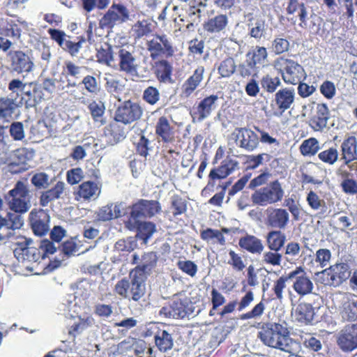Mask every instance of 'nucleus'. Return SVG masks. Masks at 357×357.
<instances>
[{
    "label": "nucleus",
    "mask_w": 357,
    "mask_h": 357,
    "mask_svg": "<svg viewBox=\"0 0 357 357\" xmlns=\"http://www.w3.org/2000/svg\"><path fill=\"white\" fill-rule=\"evenodd\" d=\"M258 336L265 345L284 352H291L298 347V342L290 337L288 328L282 324H266Z\"/></svg>",
    "instance_id": "nucleus-1"
},
{
    "label": "nucleus",
    "mask_w": 357,
    "mask_h": 357,
    "mask_svg": "<svg viewBox=\"0 0 357 357\" xmlns=\"http://www.w3.org/2000/svg\"><path fill=\"white\" fill-rule=\"evenodd\" d=\"M146 275L140 269H135L130 273L129 280L123 278L116 282L114 291L119 296L138 301L146 292Z\"/></svg>",
    "instance_id": "nucleus-2"
},
{
    "label": "nucleus",
    "mask_w": 357,
    "mask_h": 357,
    "mask_svg": "<svg viewBox=\"0 0 357 357\" xmlns=\"http://www.w3.org/2000/svg\"><path fill=\"white\" fill-rule=\"evenodd\" d=\"M31 195L27 185L22 181H17L13 189L4 196L8 208L20 214L26 213L31 207Z\"/></svg>",
    "instance_id": "nucleus-3"
},
{
    "label": "nucleus",
    "mask_w": 357,
    "mask_h": 357,
    "mask_svg": "<svg viewBox=\"0 0 357 357\" xmlns=\"http://www.w3.org/2000/svg\"><path fill=\"white\" fill-rule=\"evenodd\" d=\"M284 194L281 183L275 180L266 186L255 190L251 195V200L255 205L266 206L280 202Z\"/></svg>",
    "instance_id": "nucleus-4"
},
{
    "label": "nucleus",
    "mask_w": 357,
    "mask_h": 357,
    "mask_svg": "<svg viewBox=\"0 0 357 357\" xmlns=\"http://www.w3.org/2000/svg\"><path fill=\"white\" fill-rule=\"evenodd\" d=\"M275 68L288 84L296 85L306 76L303 66L292 59L280 57L275 61Z\"/></svg>",
    "instance_id": "nucleus-5"
},
{
    "label": "nucleus",
    "mask_w": 357,
    "mask_h": 357,
    "mask_svg": "<svg viewBox=\"0 0 357 357\" xmlns=\"http://www.w3.org/2000/svg\"><path fill=\"white\" fill-rule=\"evenodd\" d=\"M130 20L129 10L124 5L113 3L99 20V28L112 29L117 24H122Z\"/></svg>",
    "instance_id": "nucleus-6"
},
{
    "label": "nucleus",
    "mask_w": 357,
    "mask_h": 357,
    "mask_svg": "<svg viewBox=\"0 0 357 357\" xmlns=\"http://www.w3.org/2000/svg\"><path fill=\"white\" fill-rule=\"evenodd\" d=\"M161 210L158 202L154 200L141 199L133 204L128 218V225L130 227H135V221L141 218H151Z\"/></svg>",
    "instance_id": "nucleus-7"
},
{
    "label": "nucleus",
    "mask_w": 357,
    "mask_h": 357,
    "mask_svg": "<svg viewBox=\"0 0 357 357\" xmlns=\"http://www.w3.org/2000/svg\"><path fill=\"white\" fill-rule=\"evenodd\" d=\"M143 112L144 109L139 103L126 100L116 109L114 121L124 125H129L139 120Z\"/></svg>",
    "instance_id": "nucleus-8"
},
{
    "label": "nucleus",
    "mask_w": 357,
    "mask_h": 357,
    "mask_svg": "<svg viewBox=\"0 0 357 357\" xmlns=\"http://www.w3.org/2000/svg\"><path fill=\"white\" fill-rule=\"evenodd\" d=\"M147 50L153 60L162 55L172 56L174 53L172 40L166 34H156L151 40H148Z\"/></svg>",
    "instance_id": "nucleus-9"
},
{
    "label": "nucleus",
    "mask_w": 357,
    "mask_h": 357,
    "mask_svg": "<svg viewBox=\"0 0 357 357\" xmlns=\"http://www.w3.org/2000/svg\"><path fill=\"white\" fill-rule=\"evenodd\" d=\"M336 343L343 352H352L357 349V324L344 326L337 334Z\"/></svg>",
    "instance_id": "nucleus-10"
},
{
    "label": "nucleus",
    "mask_w": 357,
    "mask_h": 357,
    "mask_svg": "<svg viewBox=\"0 0 357 357\" xmlns=\"http://www.w3.org/2000/svg\"><path fill=\"white\" fill-rule=\"evenodd\" d=\"M320 273L326 277V284L338 287L349 278L351 272L347 263H337Z\"/></svg>",
    "instance_id": "nucleus-11"
},
{
    "label": "nucleus",
    "mask_w": 357,
    "mask_h": 357,
    "mask_svg": "<svg viewBox=\"0 0 357 357\" xmlns=\"http://www.w3.org/2000/svg\"><path fill=\"white\" fill-rule=\"evenodd\" d=\"M289 278L293 280L292 287L299 296H304L312 293L314 284L302 267H297L289 272Z\"/></svg>",
    "instance_id": "nucleus-12"
},
{
    "label": "nucleus",
    "mask_w": 357,
    "mask_h": 357,
    "mask_svg": "<svg viewBox=\"0 0 357 357\" xmlns=\"http://www.w3.org/2000/svg\"><path fill=\"white\" fill-rule=\"evenodd\" d=\"M231 135L236 140L237 146L247 151H254L259 145V137L251 129L237 128Z\"/></svg>",
    "instance_id": "nucleus-13"
},
{
    "label": "nucleus",
    "mask_w": 357,
    "mask_h": 357,
    "mask_svg": "<svg viewBox=\"0 0 357 357\" xmlns=\"http://www.w3.org/2000/svg\"><path fill=\"white\" fill-rule=\"evenodd\" d=\"M218 100L217 95H211L202 100L197 106L194 107L191 112L193 122H202L207 119L216 109Z\"/></svg>",
    "instance_id": "nucleus-14"
},
{
    "label": "nucleus",
    "mask_w": 357,
    "mask_h": 357,
    "mask_svg": "<svg viewBox=\"0 0 357 357\" xmlns=\"http://www.w3.org/2000/svg\"><path fill=\"white\" fill-rule=\"evenodd\" d=\"M8 56L10 60L12 71L18 74H28L33 70L34 63L31 57L22 51L10 52Z\"/></svg>",
    "instance_id": "nucleus-15"
},
{
    "label": "nucleus",
    "mask_w": 357,
    "mask_h": 357,
    "mask_svg": "<svg viewBox=\"0 0 357 357\" xmlns=\"http://www.w3.org/2000/svg\"><path fill=\"white\" fill-rule=\"evenodd\" d=\"M192 313L188 301L186 298L181 299L177 297L174 298L168 306L163 307L160 310V314L174 319L184 318Z\"/></svg>",
    "instance_id": "nucleus-16"
},
{
    "label": "nucleus",
    "mask_w": 357,
    "mask_h": 357,
    "mask_svg": "<svg viewBox=\"0 0 357 357\" xmlns=\"http://www.w3.org/2000/svg\"><path fill=\"white\" fill-rule=\"evenodd\" d=\"M119 70L127 74H137L139 63L134 51L126 48H120L118 52Z\"/></svg>",
    "instance_id": "nucleus-17"
},
{
    "label": "nucleus",
    "mask_w": 357,
    "mask_h": 357,
    "mask_svg": "<svg viewBox=\"0 0 357 357\" xmlns=\"http://www.w3.org/2000/svg\"><path fill=\"white\" fill-rule=\"evenodd\" d=\"M29 220L36 235L42 236L48 232L50 215L44 210H32L29 213Z\"/></svg>",
    "instance_id": "nucleus-18"
},
{
    "label": "nucleus",
    "mask_w": 357,
    "mask_h": 357,
    "mask_svg": "<svg viewBox=\"0 0 357 357\" xmlns=\"http://www.w3.org/2000/svg\"><path fill=\"white\" fill-rule=\"evenodd\" d=\"M266 225L275 229H284L289 222V214L282 208H268L266 211Z\"/></svg>",
    "instance_id": "nucleus-19"
},
{
    "label": "nucleus",
    "mask_w": 357,
    "mask_h": 357,
    "mask_svg": "<svg viewBox=\"0 0 357 357\" xmlns=\"http://www.w3.org/2000/svg\"><path fill=\"white\" fill-rule=\"evenodd\" d=\"M28 245L29 242L26 240L24 243H21L18 244L17 247L14 250L15 257L19 262L24 264L26 268H29V266L26 264V263L36 262L41 257V254L37 248L30 247Z\"/></svg>",
    "instance_id": "nucleus-20"
},
{
    "label": "nucleus",
    "mask_w": 357,
    "mask_h": 357,
    "mask_svg": "<svg viewBox=\"0 0 357 357\" xmlns=\"http://www.w3.org/2000/svg\"><path fill=\"white\" fill-rule=\"evenodd\" d=\"M330 112L326 104H317L309 120V126L314 131H323L326 128Z\"/></svg>",
    "instance_id": "nucleus-21"
},
{
    "label": "nucleus",
    "mask_w": 357,
    "mask_h": 357,
    "mask_svg": "<svg viewBox=\"0 0 357 357\" xmlns=\"http://www.w3.org/2000/svg\"><path fill=\"white\" fill-rule=\"evenodd\" d=\"M101 192V186L93 181H85L80 184L76 194L77 200L94 201L97 199Z\"/></svg>",
    "instance_id": "nucleus-22"
},
{
    "label": "nucleus",
    "mask_w": 357,
    "mask_h": 357,
    "mask_svg": "<svg viewBox=\"0 0 357 357\" xmlns=\"http://www.w3.org/2000/svg\"><path fill=\"white\" fill-rule=\"evenodd\" d=\"M245 17L250 36L257 40L264 37L266 33L265 20L260 16L254 15L252 13H248Z\"/></svg>",
    "instance_id": "nucleus-23"
},
{
    "label": "nucleus",
    "mask_w": 357,
    "mask_h": 357,
    "mask_svg": "<svg viewBox=\"0 0 357 357\" xmlns=\"http://www.w3.org/2000/svg\"><path fill=\"white\" fill-rule=\"evenodd\" d=\"M239 169V162L234 159L227 158L218 168H213L209 173L211 180L222 179Z\"/></svg>",
    "instance_id": "nucleus-24"
},
{
    "label": "nucleus",
    "mask_w": 357,
    "mask_h": 357,
    "mask_svg": "<svg viewBox=\"0 0 357 357\" xmlns=\"http://www.w3.org/2000/svg\"><path fill=\"white\" fill-rule=\"evenodd\" d=\"M119 122L111 123L104 128L106 142L109 145H115L123 141L127 135L126 128L119 124Z\"/></svg>",
    "instance_id": "nucleus-25"
},
{
    "label": "nucleus",
    "mask_w": 357,
    "mask_h": 357,
    "mask_svg": "<svg viewBox=\"0 0 357 357\" xmlns=\"http://www.w3.org/2000/svg\"><path fill=\"white\" fill-rule=\"evenodd\" d=\"M296 91L294 87H284L276 91L274 101L282 112L289 109L295 100Z\"/></svg>",
    "instance_id": "nucleus-26"
},
{
    "label": "nucleus",
    "mask_w": 357,
    "mask_h": 357,
    "mask_svg": "<svg viewBox=\"0 0 357 357\" xmlns=\"http://www.w3.org/2000/svg\"><path fill=\"white\" fill-rule=\"evenodd\" d=\"M341 301V314L343 319L347 321H357V314L354 303V294L349 293H340Z\"/></svg>",
    "instance_id": "nucleus-27"
},
{
    "label": "nucleus",
    "mask_w": 357,
    "mask_h": 357,
    "mask_svg": "<svg viewBox=\"0 0 357 357\" xmlns=\"http://www.w3.org/2000/svg\"><path fill=\"white\" fill-rule=\"evenodd\" d=\"M135 227H130L128 221H126V227L130 231L136 230L137 231V237L143 241L146 244L153 234L156 231L155 225L151 222H142L136 220Z\"/></svg>",
    "instance_id": "nucleus-28"
},
{
    "label": "nucleus",
    "mask_w": 357,
    "mask_h": 357,
    "mask_svg": "<svg viewBox=\"0 0 357 357\" xmlns=\"http://www.w3.org/2000/svg\"><path fill=\"white\" fill-rule=\"evenodd\" d=\"M238 245L241 248L252 255H261L264 249L261 239L248 234L240 238Z\"/></svg>",
    "instance_id": "nucleus-29"
},
{
    "label": "nucleus",
    "mask_w": 357,
    "mask_h": 357,
    "mask_svg": "<svg viewBox=\"0 0 357 357\" xmlns=\"http://www.w3.org/2000/svg\"><path fill=\"white\" fill-rule=\"evenodd\" d=\"M155 134L166 143L174 139V128L165 116H160L155 124Z\"/></svg>",
    "instance_id": "nucleus-30"
},
{
    "label": "nucleus",
    "mask_w": 357,
    "mask_h": 357,
    "mask_svg": "<svg viewBox=\"0 0 357 357\" xmlns=\"http://www.w3.org/2000/svg\"><path fill=\"white\" fill-rule=\"evenodd\" d=\"M66 184L58 181L52 188L43 192L40 197V203L43 206H47L49 203L62 198Z\"/></svg>",
    "instance_id": "nucleus-31"
},
{
    "label": "nucleus",
    "mask_w": 357,
    "mask_h": 357,
    "mask_svg": "<svg viewBox=\"0 0 357 357\" xmlns=\"http://www.w3.org/2000/svg\"><path fill=\"white\" fill-rule=\"evenodd\" d=\"M357 142L354 137H349L341 144V159L345 163L357 160Z\"/></svg>",
    "instance_id": "nucleus-32"
},
{
    "label": "nucleus",
    "mask_w": 357,
    "mask_h": 357,
    "mask_svg": "<svg viewBox=\"0 0 357 357\" xmlns=\"http://www.w3.org/2000/svg\"><path fill=\"white\" fill-rule=\"evenodd\" d=\"M204 68L199 66L192 76H190L183 85V93L188 97L199 85L204 77Z\"/></svg>",
    "instance_id": "nucleus-33"
},
{
    "label": "nucleus",
    "mask_w": 357,
    "mask_h": 357,
    "mask_svg": "<svg viewBox=\"0 0 357 357\" xmlns=\"http://www.w3.org/2000/svg\"><path fill=\"white\" fill-rule=\"evenodd\" d=\"M18 107L15 100L8 97L0 98V120L10 122L13 115Z\"/></svg>",
    "instance_id": "nucleus-34"
},
{
    "label": "nucleus",
    "mask_w": 357,
    "mask_h": 357,
    "mask_svg": "<svg viewBox=\"0 0 357 357\" xmlns=\"http://www.w3.org/2000/svg\"><path fill=\"white\" fill-rule=\"evenodd\" d=\"M294 316L298 321L304 324H309L314 319V307L310 303H300L295 310Z\"/></svg>",
    "instance_id": "nucleus-35"
},
{
    "label": "nucleus",
    "mask_w": 357,
    "mask_h": 357,
    "mask_svg": "<svg viewBox=\"0 0 357 357\" xmlns=\"http://www.w3.org/2000/svg\"><path fill=\"white\" fill-rule=\"evenodd\" d=\"M155 346L161 352L165 353L174 347V339L166 330H159L154 336Z\"/></svg>",
    "instance_id": "nucleus-36"
},
{
    "label": "nucleus",
    "mask_w": 357,
    "mask_h": 357,
    "mask_svg": "<svg viewBox=\"0 0 357 357\" xmlns=\"http://www.w3.org/2000/svg\"><path fill=\"white\" fill-rule=\"evenodd\" d=\"M245 57L259 68L260 66H264L268 61V52L265 47L256 46L252 51L246 54Z\"/></svg>",
    "instance_id": "nucleus-37"
},
{
    "label": "nucleus",
    "mask_w": 357,
    "mask_h": 357,
    "mask_svg": "<svg viewBox=\"0 0 357 357\" xmlns=\"http://www.w3.org/2000/svg\"><path fill=\"white\" fill-rule=\"evenodd\" d=\"M286 237L280 231H271L267 234L266 243L269 250L279 251L284 245Z\"/></svg>",
    "instance_id": "nucleus-38"
},
{
    "label": "nucleus",
    "mask_w": 357,
    "mask_h": 357,
    "mask_svg": "<svg viewBox=\"0 0 357 357\" xmlns=\"http://www.w3.org/2000/svg\"><path fill=\"white\" fill-rule=\"evenodd\" d=\"M172 67L166 60H161L156 63V76L160 82L172 83Z\"/></svg>",
    "instance_id": "nucleus-39"
},
{
    "label": "nucleus",
    "mask_w": 357,
    "mask_h": 357,
    "mask_svg": "<svg viewBox=\"0 0 357 357\" xmlns=\"http://www.w3.org/2000/svg\"><path fill=\"white\" fill-rule=\"evenodd\" d=\"M200 236L203 241L211 244L225 245L226 243L224 235L218 229L208 228L201 231Z\"/></svg>",
    "instance_id": "nucleus-40"
},
{
    "label": "nucleus",
    "mask_w": 357,
    "mask_h": 357,
    "mask_svg": "<svg viewBox=\"0 0 357 357\" xmlns=\"http://www.w3.org/2000/svg\"><path fill=\"white\" fill-rule=\"evenodd\" d=\"M227 23V17L225 15H219L208 20L204 24V29L211 33L220 32L226 27Z\"/></svg>",
    "instance_id": "nucleus-41"
},
{
    "label": "nucleus",
    "mask_w": 357,
    "mask_h": 357,
    "mask_svg": "<svg viewBox=\"0 0 357 357\" xmlns=\"http://www.w3.org/2000/svg\"><path fill=\"white\" fill-rule=\"evenodd\" d=\"M88 108L92 116L93 119L99 123L100 126L105 123V120L103 118L105 114V107L101 101H92L89 103Z\"/></svg>",
    "instance_id": "nucleus-42"
},
{
    "label": "nucleus",
    "mask_w": 357,
    "mask_h": 357,
    "mask_svg": "<svg viewBox=\"0 0 357 357\" xmlns=\"http://www.w3.org/2000/svg\"><path fill=\"white\" fill-rule=\"evenodd\" d=\"M236 66L235 61L231 57L226 58L222 60L218 67V72L221 77H230L236 71Z\"/></svg>",
    "instance_id": "nucleus-43"
},
{
    "label": "nucleus",
    "mask_w": 357,
    "mask_h": 357,
    "mask_svg": "<svg viewBox=\"0 0 357 357\" xmlns=\"http://www.w3.org/2000/svg\"><path fill=\"white\" fill-rule=\"evenodd\" d=\"M319 149V142L314 137L304 140L300 146V151L304 156L314 155Z\"/></svg>",
    "instance_id": "nucleus-44"
},
{
    "label": "nucleus",
    "mask_w": 357,
    "mask_h": 357,
    "mask_svg": "<svg viewBox=\"0 0 357 357\" xmlns=\"http://www.w3.org/2000/svg\"><path fill=\"white\" fill-rule=\"evenodd\" d=\"M259 69V66H256L248 58H246L245 61L238 66V73L243 78L250 76L256 77Z\"/></svg>",
    "instance_id": "nucleus-45"
},
{
    "label": "nucleus",
    "mask_w": 357,
    "mask_h": 357,
    "mask_svg": "<svg viewBox=\"0 0 357 357\" xmlns=\"http://www.w3.org/2000/svg\"><path fill=\"white\" fill-rule=\"evenodd\" d=\"M262 89L268 93H273L282 84L281 80L278 77H273L270 75H264L261 81Z\"/></svg>",
    "instance_id": "nucleus-46"
},
{
    "label": "nucleus",
    "mask_w": 357,
    "mask_h": 357,
    "mask_svg": "<svg viewBox=\"0 0 357 357\" xmlns=\"http://www.w3.org/2000/svg\"><path fill=\"white\" fill-rule=\"evenodd\" d=\"M156 262L157 256L155 252L145 253L141 259L140 267L137 269L142 270V273L146 275V273H149L155 267Z\"/></svg>",
    "instance_id": "nucleus-47"
},
{
    "label": "nucleus",
    "mask_w": 357,
    "mask_h": 357,
    "mask_svg": "<svg viewBox=\"0 0 357 357\" xmlns=\"http://www.w3.org/2000/svg\"><path fill=\"white\" fill-rule=\"evenodd\" d=\"M4 218H6V229H9L10 231L19 229L24 225V219L22 214L17 213L15 212L7 213L6 216Z\"/></svg>",
    "instance_id": "nucleus-48"
},
{
    "label": "nucleus",
    "mask_w": 357,
    "mask_h": 357,
    "mask_svg": "<svg viewBox=\"0 0 357 357\" xmlns=\"http://www.w3.org/2000/svg\"><path fill=\"white\" fill-rule=\"evenodd\" d=\"M96 56L99 63L107 66H111L114 61L112 47L108 45L98 50Z\"/></svg>",
    "instance_id": "nucleus-49"
},
{
    "label": "nucleus",
    "mask_w": 357,
    "mask_h": 357,
    "mask_svg": "<svg viewBox=\"0 0 357 357\" xmlns=\"http://www.w3.org/2000/svg\"><path fill=\"white\" fill-rule=\"evenodd\" d=\"M339 153L336 148L331 147L327 150L320 152L318 158L323 162L328 165H334L338 160Z\"/></svg>",
    "instance_id": "nucleus-50"
},
{
    "label": "nucleus",
    "mask_w": 357,
    "mask_h": 357,
    "mask_svg": "<svg viewBox=\"0 0 357 357\" xmlns=\"http://www.w3.org/2000/svg\"><path fill=\"white\" fill-rule=\"evenodd\" d=\"M289 280H291V278H289L288 273L280 277L274 283L273 290L275 294L276 298L280 301H282L284 298L283 291L287 287L286 283Z\"/></svg>",
    "instance_id": "nucleus-51"
},
{
    "label": "nucleus",
    "mask_w": 357,
    "mask_h": 357,
    "mask_svg": "<svg viewBox=\"0 0 357 357\" xmlns=\"http://www.w3.org/2000/svg\"><path fill=\"white\" fill-rule=\"evenodd\" d=\"M279 251L269 250L264 252L262 256V262L273 266H280L282 261V255Z\"/></svg>",
    "instance_id": "nucleus-52"
},
{
    "label": "nucleus",
    "mask_w": 357,
    "mask_h": 357,
    "mask_svg": "<svg viewBox=\"0 0 357 357\" xmlns=\"http://www.w3.org/2000/svg\"><path fill=\"white\" fill-rule=\"evenodd\" d=\"M31 183L38 189H46L50 184V176L44 172L37 173L32 176Z\"/></svg>",
    "instance_id": "nucleus-53"
},
{
    "label": "nucleus",
    "mask_w": 357,
    "mask_h": 357,
    "mask_svg": "<svg viewBox=\"0 0 357 357\" xmlns=\"http://www.w3.org/2000/svg\"><path fill=\"white\" fill-rule=\"evenodd\" d=\"M81 84H84L85 89L89 93L93 95H97L100 90L96 78L91 75L85 76Z\"/></svg>",
    "instance_id": "nucleus-54"
},
{
    "label": "nucleus",
    "mask_w": 357,
    "mask_h": 357,
    "mask_svg": "<svg viewBox=\"0 0 357 357\" xmlns=\"http://www.w3.org/2000/svg\"><path fill=\"white\" fill-rule=\"evenodd\" d=\"M151 23L149 20L143 19L138 20L133 25L132 29L138 38H141L151 31Z\"/></svg>",
    "instance_id": "nucleus-55"
},
{
    "label": "nucleus",
    "mask_w": 357,
    "mask_h": 357,
    "mask_svg": "<svg viewBox=\"0 0 357 357\" xmlns=\"http://www.w3.org/2000/svg\"><path fill=\"white\" fill-rule=\"evenodd\" d=\"M94 324V319L91 316H84L78 317V320L71 326V328L75 332H82L85 328Z\"/></svg>",
    "instance_id": "nucleus-56"
},
{
    "label": "nucleus",
    "mask_w": 357,
    "mask_h": 357,
    "mask_svg": "<svg viewBox=\"0 0 357 357\" xmlns=\"http://www.w3.org/2000/svg\"><path fill=\"white\" fill-rule=\"evenodd\" d=\"M177 266L179 269L190 277L195 276L198 270L197 264L190 260L178 261Z\"/></svg>",
    "instance_id": "nucleus-57"
},
{
    "label": "nucleus",
    "mask_w": 357,
    "mask_h": 357,
    "mask_svg": "<svg viewBox=\"0 0 357 357\" xmlns=\"http://www.w3.org/2000/svg\"><path fill=\"white\" fill-rule=\"evenodd\" d=\"M10 136L15 141L22 140L25 137L24 125L21 122H14L10 126Z\"/></svg>",
    "instance_id": "nucleus-58"
},
{
    "label": "nucleus",
    "mask_w": 357,
    "mask_h": 357,
    "mask_svg": "<svg viewBox=\"0 0 357 357\" xmlns=\"http://www.w3.org/2000/svg\"><path fill=\"white\" fill-rule=\"evenodd\" d=\"M306 200L309 206L314 210H319L325 206V202L321 199L317 193L310 190L307 196Z\"/></svg>",
    "instance_id": "nucleus-59"
},
{
    "label": "nucleus",
    "mask_w": 357,
    "mask_h": 357,
    "mask_svg": "<svg viewBox=\"0 0 357 357\" xmlns=\"http://www.w3.org/2000/svg\"><path fill=\"white\" fill-rule=\"evenodd\" d=\"M105 80V87L109 93H118L124 89V85L120 82V80L112 76L106 77Z\"/></svg>",
    "instance_id": "nucleus-60"
},
{
    "label": "nucleus",
    "mask_w": 357,
    "mask_h": 357,
    "mask_svg": "<svg viewBox=\"0 0 357 357\" xmlns=\"http://www.w3.org/2000/svg\"><path fill=\"white\" fill-rule=\"evenodd\" d=\"M143 99L150 105H155L160 99V92L156 88L149 86L144 91Z\"/></svg>",
    "instance_id": "nucleus-61"
},
{
    "label": "nucleus",
    "mask_w": 357,
    "mask_h": 357,
    "mask_svg": "<svg viewBox=\"0 0 357 357\" xmlns=\"http://www.w3.org/2000/svg\"><path fill=\"white\" fill-rule=\"evenodd\" d=\"M264 310L265 305L262 301H261L258 304H257L251 311L241 314L240 316V319L241 320H246L259 317L264 313Z\"/></svg>",
    "instance_id": "nucleus-62"
},
{
    "label": "nucleus",
    "mask_w": 357,
    "mask_h": 357,
    "mask_svg": "<svg viewBox=\"0 0 357 357\" xmlns=\"http://www.w3.org/2000/svg\"><path fill=\"white\" fill-rule=\"evenodd\" d=\"M289 47V41L283 38H275L273 41L272 48L276 54L287 52Z\"/></svg>",
    "instance_id": "nucleus-63"
},
{
    "label": "nucleus",
    "mask_w": 357,
    "mask_h": 357,
    "mask_svg": "<svg viewBox=\"0 0 357 357\" xmlns=\"http://www.w3.org/2000/svg\"><path fill=\"white\" fill-rule=\"evenodd\" d=\"M114 219L125 215L128 211L129 206L126 202H116L110 204Z\"/></svg>",
    "instance_id": "nucleus-64"
}]
</instances>
